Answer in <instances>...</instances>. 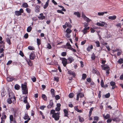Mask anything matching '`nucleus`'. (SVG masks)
<instances>
[{
    "mask_svg": "<svg viewBox=\"0 0 123 123\" xmlns=\"http://www.w3.org/2000/svg\"><path fill=\"white\" fill-rule=\"evenodd\" d=\"M8 94L9 98H12L13 103H15L16 102V99L14 94L13 92L11 90H8Z\"/></svg>",
    "mask_w": 123,
    "mask_h": 123,
    "instance_id": "1",
    "label": "nucleus"
},
{
    "mask_svg": "<svg viewBox=\"0 0 123 123\" xmlns=\"http://www.w3.org/2000/svg\"><path fill=\"white\" fill-rule=\"evenodd\" d=\"M21 87L22 90V94H28V89L27 85L25 84H22Z\"/></svg>",
    "mask_w": 123,
    "mask_h": 123,
    "instance_id": "2",
    "label": "nucleus"
},
{
    "mask_svg": "<svg viewBox=\"0 0 123 123\" xmlns=\"http://www.w3.org/2000/svg\"><path fill=\"white\" fill-rule=\"evenodd\" d=\"M60 114V112H58L55 113L54 115H52V117L53 118H54L55 121H58L59 119Z\"/></svg>",
    "mask_w": 123,
    "mask_h": 123,
    "instance_id": "3",
    "label": "nucleus"
},
{
    "mask_svg": "<svg viewBox=\"0 0 123 123\" xmlns=\"http://www.w3.org/2000/svg\"><path fill=\"white\" fill-rule=\"evenodd\" d=\"M101 66L102 67V69L106 71V73L108 74H109L110 73L109 71L110 70V68L108 66L105 67V65H101Z\"/></svg>",
    "mask_w": 123,
    "mask_h": 123,
    "instance_id": "4",
    "label": "nucleus"
},
{
    "mask_svg": "<svg viewBox=\"0 0 123 123\" xmlns=\"http://www.w3.org/2000/svg\"><path fill=\"white\" fill-rule=\"evenodd\" d=\"M100 22L101 23H97L96 24L97 25L99 26H104L105 28L107 27L108 25L107 23L103 21Z\"/></svg>",
    "mask_w": 123,
    "mask_h": 123,
    "instance_id": "5",
    "label": "nucleus"
},
{
    "mask_svg": "<svg viewBox=\"0 0 123 123\" xmlns=\"http://www.w3.org/2000/svg\"><path fill=\"white\" fill-rule=\"evenodd\" d=\"M60 60L62 61V63L64 67H66L68 64L67 60L65 57L61 58Z\"/></svg>",
    "mask_w": 123,
    "mask_h": 123,
    "instance_id": "6",
    "label": "nucleus"
},
{
    "mask_svg": "<svg viewBox=\"0 0 123 123\" xmlns=\"http://www.w3.org/2000/svg\"><path fill=\"white\" fill-rule=\"evenodd\" d=\"M54 103L52 100L49 101V104L47 106L48 109H50L52 107H53Z\"/></svg>",
    "mask_w": 123,
    "mask_h": 123,
    "instance_id": "7",
    "label": "nucleus"
},
{
    "mask_svg": "<svg viewBox=\"0 0 123 123\" xmlns=\"http://www.w3.org/2000/svg\"><path fill=\"white\" fill-rule=\"evenodd\" d=\"M84 97V94L80 92L77 94V95L76 100L77 101H79V97L80 98H82Z\"/></svg>",
    "mask_w": 123,
    "mask_h": 123,
    "instance_id": "8",
    "label": "nucleus"
},
{
    "mask_svg": "<svg viewBox=\"0 0 123 123\" xmlns=\"http://www.w3.org/2000/svg\"><path fill=\"white\" fill-rule=\"evenodd\" d=\"M68 73L69 74L72 75L73 77H75L76 74L74 72L72 71L71 70H69L68 71Z\"/></svg>",
    "mask_w": 123,
    "mask_h": 123,
    "instance_id": "9",
    "label": "nucleus"
},
{
    "mask_svg": "<svg viewBox=\"0 0 123 123\" xmlns=\"http://www.w3.org/2000/svg\"><path fill=\"white\" fill-rule=\"evenodd\" d=\"M35 55L33 52H31L30 55V59L33 60L35 58Z\"/></svg>",
    "mask_w": 123,
    "mask_h": 123,
    "instance_id": "10",
    "label": "nucleus"
},
{
    "mask_svg": "<svg viewBox=\"0 0 123 123\" xmlns=\"http://www.w3.org/2000/svg\"><path fill=\"white\" fill-rule=\"evenodd\" d=\"M111 85L112 86V88L113 89H115V88L116 87V83L115 82L113 81H111L110 83Z\"/></svg>",
    "mask_w": 123,
    "mask_h": 123,
    "instance_id": "11",
    "label": "nucleus"
},
{
    "mask_svg": "<svg viewBox=\"0 0 123 123\" xmlns=\"http://www.w3.org/2000/svg\"><path fill=\"white\" fill-rule=\"evenodd\" d=\"M26 61L27 62V63L28 65L30 66H31L33 65V62H32L31 61L30 59H28L26 60Z\"/></svg>",
    "mask_w": 123,
    "mask_h": 123,
    "instance_id": "12",
    "label": "nucleus"
},
{
    "mask_svg": "<svg viewBox=\"0 0 123 123\" xmlns=\"http://www.w3.org/2000/svg\"><path fill=\"white\" fill-rule=\"evenodd\" d=\"M63 111L64 113V116L68 117V111L66 109H64Z\"/></svg>",
    "mask_w": 123,
    "mask_h": 123,
    "instance_id": "13",
    "label": "nucleus"
},
{
    "mask_svg": "<svg viewBox=\"0 0 123 123\" xmlns=\"http://www.w3.org/2000/svg\"><path fill=\"white\" fill-rule=\"evenodd\" d=\"M68 60L69 61V63H72L74 61V60L73 58L71 56H70L68 58Z\"/></svg>",
    "mask_w": 123,
    "mask_h": 123,
    "instance_id": "14",
    "label": "nucleus"
},
{
    "mask_svg": "<svg viewBox=\"0 0 123 123\" xmlns=\"http://www.w3.org/2000/svg\"><path fill=\"white\" fill-rule=\"evenodd\" d=\"M93 46L92 45L90 46H89L86 49V50L88 52H90L91 50L93 48Z\"/></svg>",
    "mask_w": 123,
    "mask_h": 123,
    "instance_id": "15",
    "label": "nucleus"
},
{
    "mask_svg": "<svg viewBox=\"0 0 123 123\" xmlns=\"http://www.w3.org/2000/svg\"><path fill=\"white\" fill-rule=\"evenodd\" d=\"M92 73L94 74H95L97 75H98L99 74V71L96 68L93 69L92 70Z\"/></svg>",
    "mask_w": 123,
    "mask_h": 123,
    "instance_id": "16",
    "label": "nucleus"
},
{
    "mask_svg": "<svg viewBox=\"0 0 123 123\" xmlns=\"http://www.w3.org/2000/svg\"><path fill=\"white\" fill-rule=\"evenodd\" d=\"M117 17L116 16L114 15L113 16H110L108 17V18L109 19L112 20H114L116 19Z\"/></svg>",
    "mask_w": 123,
    "mask_h": 123,
    "instance_id": "17",
    "label": "nucleus"
},
{
    "mask_svg": "<svg viewBox=\"0 0 123 123\" xmlns=\"http://www.w3.org/2000/svg\"><path fill=\"white\" fill-rule=\"evenodd\" d=\"M35 12H38L40 11V6H39L37 5L35 7Z\"/></svg>",
    "mask_w": 123,
    "mask_h": 123,
    "instance_id": "18",
    "label": "nucleus"
},
{
    "mask_svg": "<svg viewBox=\"0 0 123 123\" xmlns=\"http://www.w3.org/2000/svg\"><path fill=\"white\" fill-rule=\"evenodd\" d=\"M49 0H48L45 4L43 6V8L44 9H46L48 6L49 5Z\"/></svg>",
    "mask_w": 123,
    "mask_h": 123,
    "instance_id": "19",
    "label": "nucleus"
},
{
    "mask_svg": "<svg viewBox=\"0 0 123 123\" xmlns=\"http://www.w3.org/2000/svg\"><path fill=\"white\" fill-rule=\"evenodd\" d=\"M103 116L105 119H108L110 117V115L109 114H107L105 116L104 114L103 115Z\"/></svg>",
    "mask_w": 123,
    "mask_h": 123,
    "instance_id": "20",
    "label": "nucleus"
},
{
    "mask_svg": "<svg viewBox=\"0 0 123 123\" xmlns=\"http://www.w3.org/2000/svg\"><path fill=\"white\" fill-rule=\"evenodd\" d=\"M78 119L79 121L80 122H84V118L81 117L80 116H79Z\"/></svg>",
    "mask_w": 123,
    "mask_h": 123,
    "instance_id": "21",
    "label": "nucleus"
},
{
    "mask_svg": "<svg viewBox=\"0 0 123 123\" xmlns=\"http://www.w3.org/2000/svg\"><path fill=\"white\" fill-rule=\"evenodd\" d=\"M12 98H9L7 99V102L8 104H11L12 103Z\"/></svg>",
    "mask_w": 123,
    "mask_h": 123,
    "instance_id": "22",
    "label": "nucleus"
},
{
    "mask_svg": "<svg viewBox=\"0 0 123 123\" xmlns=\"http://www.w3.org/2000/svg\"><path fill=\"white\" fill-rule=\"evenodd\" d=\"M74 14L77 16V17L80 18V14L78 12H75L74 13Z\"/></svg>",
    "mask_w": 123,
    "mask_h": 123,
    "instance_id": "23",
    "label": "nucleus"
},
{
    "mask_svg": "<svg viewBox=\"0 0 123 123\" xmlns=\"http://www.w3.org/2000/svg\"><path fill=\"white\" fill-rule=\"evenodd\" d=\"M15 89L17 90H19L20 88V86L18 84H16L14 86Z\"/></svg>",
    "mask_w": 123,
    "mask_h": 123,
    "instance_id": "24",
    "label": "nucleus"
},
{
    "mask_svg": "<svg viewBox=\"0 0 123 123\" xmlns=\"http://www.w3.org/2000/svg\"><path fill=\"white\" fill-rule=\"evenodd\" d=\"M65 25H66L67 27H68V28H71L72 27V26L70 24L69 22H66Z\"/></svg>",
    "mask_w": 123,
    "mask_h": 123,
    "instance_id": "25",
    "label": "nucleus"
},
{
    "mask_svg": "<svg viewBox=\"0 0 123 123\" xmlns=\"http://www.w3.org/2000/svg\"><path fill=\"white\" fill-rule=\"evenodd\" d=\"M42 97L44 100L45 101H47V97L45 94H42Z\"/></svg>",
    "mask_w": 123,
    "mask_h": 123,
    "instance_id": "26",
    "label": "nucleus"
},
{
    "mask_svg": "<svg viewBox=\"0 0 123 123\" xmlns=\"http://www.w3.org/2000/svg\"><path fill=\"white\" fill-rule=\"evenodd\" d=\"M7 79L8 81H11L14 79V78L13 77H7Z\"/></svg>",
    "mask_w": 123,
    "mask_h": 123,
    "instance_id": "27",
    "label": "nucleus"
},
{
    "mask_svg": "<svg viewBox=\"0 0 123 123\" xmlns=\"http://www.w3.org/2000/svg\"><path fill=\"white\" fill-rule=\"evenodd\" d=\"M94 109V107H92L90 109V111L89 112V117H90V116H91L92 114V111Z\"/></svg>",
    "mask_w": 123,
    "mask_h": 123,
    "instance_id": "28",
    "label": "nucleus"
},
{
    "mask_svg": "<svg viewBox=\"0 0 123 123\" xmlns=\"http://www.w3.org/2000/svg\"><path fill=\"white\" fill-rule=\"evenodd\" d=\"M6 94V92L4 90L2 91L1 93V94L2 97H4Z\"/></svg>",
    "mask_w": 123,
    "mask_h": 123,
    "instance_id": "29",
    "label": "nucleus"
},
{
    "mask_svg": "<svg viewBox=\"0 0 123 123\" xmlns=\"http://www.w3.org/2000/svg\"><path fill=\"white\" fill-rule=\"evenodd\" d=\"M22 6L25 8H27L29 6L27 3H24L22 4Z\"/></svg>",
    "mask_w": 123,
    "mask_h": 123,
    "instance_id": "30",
    "label": "nucleus"
},
{
    "mask_svg": "<svg viewBox=\"0 0 123 123\" xmlns=\"http://www.w3.org/2000/svg\"><path fill=\"white\" fill-rule=\"evenodd\" d=\"M15 14L17 16H19L21 15L20 12L18 11H16L15 12Z\"/></svg>",
    "mask_w": 123,
    "mask_h": 123,
    "instance_id": "31",
    "label": "nucleus"
},
{
    "mask_svg": "<svg viewBox=\"0 0 123 123\" xmlns=\"http://www.w3.org/2000/svg\"><path fill=\"white\" fill-rule=\"evenodd\" d=\"M6 41L9 45H10L11 44L10 40L9 38L7 37L6 38Z\"/></svg>",
    "mask_w": 123,
    "mask_h": 123,
    "instance_id": "32",
    "label": "nucleus"
},
{
    "mask_svg": "<svg viewBox=\"0 0 123 123\" xmlns=\"http://www.w3.org/2000/svg\"><path fill=\"white\" fill-rule=\"evenodd\" d=\"M6 113L5 112H4L2 114V116L1 117H2L3 119H6V117L5 115Z\"/></svg>",
    "mask_w": 123,
    "mask_h": 123,
    "instance_id": "33",
    "label": "nucleus"
},
{
    "mask_svg": "<svg viewBox=\"0 0 123 123\" xmlns=\"http://www.w3.org/2000/svg\"><path fill=\"white\" fill-rule=\"evenodd\" d=\"M32 30V27L31 26L28 27L27 29V31L28 32H30Z\"/></svg>",
    "mask_w": 123,
    "mask_h": 123,
    "instance_id": "34",
    "label": "nucleus"
},
{
    "mask_svg": "<svg viewBox=\"0 0 123 123\" xmlns=\"http://www.w3.org/2000/svg\"><path fill=\"white\" fill-rule=\"evenodd\" d=\"M28 49L31 50H35V48L33 46H29L28 47Z\"/></svg>",
    "mask_w": 123,
    "mask_h": 123,
    "instance_id": "35",
    "label": "nucleus"
},
{
    "mask_svg": "<svg viewBox=\"0 0 123 123\" xmlns=\"http://www.w3.org/2000/svg\"><path fill=\"white\" fill-rule=\"evenodd\" d=\"M95 43L96 44V46L97 47H99L100 46V44L99 42L97 41L95 42Z\"/></svg>",
    "mask_w": 123,
    "mask_h": 123,
    "instance_id": "36",
    "label": "nucleus"
},
{
    "mask_svg": "<svg viewBox=\"0 0 123 123\" xmlns=\"http://www.w3.org/2000/svg\"><path fill=\"white\" fill-rule=\"evenodd\" d=\"M72 32V30L68 28L67 29L66 31V32L67 33L70 34Z\"/></svg>",
    "mask_w": 123,
    "mask_h": 123,
    "instance_id": "37",
    "label": "nucleus"
},
{
    "mask_svg": "<svg viewBox=\"0 0 123 123\" xmlns=\"http://www.w3.org/2000/svg\"><path fill=\"white\" fill-rule=\"evenodd\" d=\"M91 58L92 60H94L95 59V56L94 53H93L92 55Z\"/></svg>",
    "mask_w": 123,
    "mask_h": 123,
    "instance_id": "38",
    "label": "nucleus"
},
{
    "mask_svg": "<svg viewBox=\"0 0 123 123\" xmlns=\"http://www.w3.org/2000/svg\"><path fill=\"white\" fill-rule=\"evenodd\" d=\"M117 62L119 64H121L123 62V59L120 58L119 59Z\"/></svg>",
    "mask_w": 123,
    "mask_h": 123,
    "instance_id": "39",
    "label": "nucleus"
},
{
    "mask_svg": "<svg viewBox=\"0 0 123 123\" xmlns=\"http://www.w3.org/2000/svg\"><path fill=\"white\" fill-rule=\"evenodd\" d=\"M68 49L72 50L74 52H76V50L74 49L73 48L71 47H71H68Z\"/></svg>",
    "mask_w": 123,
    "mask_h": 123,
    "instance_id": "40",
    "label": "nucleus"
},
{
    "mask_svg": "<svg viewBox=\"0 0 123 123\" xmlns=\"http://www.w3.org/2000/svg\"><path fill=\"white\" fill-rule=\"evenodd\" d=\"M27 96H26V97L24 98L23 101L25 104H26L28 103L27 100Z\"/></svg>",
    "mask_w": 123,
    "mask_h": 123,
    "instance_id": "41",
    "label": "nucleus"
},
{
    "mask_svg": "<svg viewBox=\"0 0 123 123\" xmlns=\"http://www.w3.org/2000/svg\"><path fill=\"white\" fill-rule=\"evenodd\" d=\"M37 42L38 45L39 46L41 44L40 40L39 39H37Z\"/></svg>",
    "mask_w": 123,
    "mask_h": 123,
    "instance_id": "42",
    "label": "nucleus"
},
{
    "mask_svg": "<svg viewBox=\"0 0 123 123\" xmlns=\"http://www.w3.org/2000/svg\"><path fill=\"white\" fill-rule=\"evenodd\" d=\"M54 81H56L57 82H58L59 81V78L58 77H54Z\"/></svg>",
    "mask_w": 123,
    "mask_h": 123,
    "instance_id": "43",
    "label": "nucleus"
},
{
    "mask_svg": "<svg viewBox=\"0 0 123 123\" xmlns=\"http://www.w3.org/2000/svg\"><path fill=\"white\" fill-rule=\"evenodd\" d=\"M27 104L26 105V109L28 110L29 108L30 107V106L29 104V103H26Z\"/></svg>",
    "mask_w": 123,
    "mask_h": 123,
    "instance_id": "44",
    "label": "nucleus"
},
{
    "mask_svg": "<svg viewBox=\"0 0 123 123\" xmlns=\"http://www.w3.org/2000/svg\"><path fill=\"white\" fill-rule=\"evenodd\" d=\"M82 31L83 33L84 34H86L88 32L84 28L82 30Z\"/></svg>",
    "mask_w": 123,
    "mask_h": 123,
    "instance_id": "45",
    "label": "nucleus"
},
{
    "mask_svg": "<svg viewBox=\"0 0 123 123\" xmlns=\"http://www.w3.org/2000/svg\"><path fill=\"white\" fill-rule=\"evenodd\" d=\"M86 74H82V79L83 80H85L86 78Z\"/></svg>",
    "mask_w": 123,
    "mask_h": 123,
    "instance_id": "46",
    "label": "nucleus"
},
{
    "mask_svg": "<svg viewBox=\"0 0 123 123\" xmlns=\"http://www.w3.org/2000/svg\"><path fill=\"white\" fill-rule=\"evenodd\" d=\"M74 94L73 93H70L68 95L69 98H72L74 96Z\"/></svg>",
    "mask_w": 123,
    "mask_h": 123,
    "instance_id": "47",
    "label": "nucleus"
},
{
    "mask_svg": "<svg viewBox=\"0 0 123 123\" xmlns=\"http://www.w3.org/2000/svg\"><path fill=\"white\" fill-rule=\"evenodd\" d=\"M10 119L11 121H13V117L12 115H11L10 116Z\"/></svg>",
    "mask_w": 123,
    "mask_h": 123,
    "instance_id": "48",
    "label": "nucleus"
},
{
    "mask_svg": "<svg viewBox=\"0 0 123 123\" xmlns=\"http://www.w3.org/2000/svg\"><path fill=\"white\" fill-rule=\"evenodd\" d=\"M29 117L28 116V114L27 113L26 114H25V116L24 118L25 120H26L28 119Z\"/></svg>",
    "mask_w": 123,
    "mask_h": 123,
    "instance_id": "49",
    "label": "nucleus"
},
{
    "mask_svg": "<svg viewBox=\"0 0 123 123\" xmlns=\"http://www.w3.org/2000/svg\"><path fill=\"white\" fill-rule=\"evenodd\" d=\"M55 110L53 109H52L50 111V114H52V115H54L55 113H55Z\"/></svg>",
    "mask_w": 123,
    "mask_h": 123,
    "instance_id": "50",
    "label": "nucleus"
},
{
    "mask_svg": "<svg viewBox=\"0 0 123 123\" xmlns=\"http://www.w3.org/2000/svg\"><path fill=\"white\" fill-rule=\"evenodd\" d=\"M84 20L88 22H90L91 20L89 18H88L86 17V18H85L84 19Z\"/></svg>",
    "mask_w": 123,
    "mask_h": 123,
    "instance_id": "51",
    "label": "nucleus"
},
{
    "mask_svg": "<svg viewBox=\"0 0 123 123\" xmlns=\"http://www.w3.org/2000/svg\"><path fill=\"white\" fill-rule=\"evenodd\" d=\"M39 19L40 20H43V19H44L45 18V16H39L38 17Z\"/></svg>",
    "mask_w": 123,
    "mask_h": 123,
    "instance_id": "52",
    "label": "nucleus"
},
{
    "mask_svg": "<svg viewBox=\"0 0 123 123\" xmlns=\"http://www.w3.org/2000/svg\"><path fill=\"white\" fill-rule=\"evenodd\" d=\"M101 85L102 87H104V84L103 80H102L101 81Z\"/></svg>",
    "mask_w": 123,
    "mask_h": 123,
    "instance_id": "53",
    "label": "nucleus"
},
{
    "mask_svg": "<svg viewBox=\"0 0 123 123\" xmlns=\"http://www.w3.org/2000/svg\"><path fill=\"white\" fill-rule=\"evenodd\" d=\"M55 99L56 100H58L60 98V96L58 95H57L55 96Z\"/></svg>",
    "mask_w": 123,
    "mask_h": 123,
    "instance_id": "54",
    "label": "nucleus"
},
{
    "mask_svg": "<svg viewBox=\"0 0 123 123\" xmlns=\"http://www.w3.org/2000/svg\"><path fill=\"white\" fill-rule=\"evenodd\" d=\"M67 55V53L66 52H63L61 53V55L63 56H65Z\"/></svg>",
    "mask_w": 123,
    "mask_h": 123,
    "instance_id": "55",
    "label": "nucleus"
},
{
    "mask_svg": "<svg viewBox=\"0 0 123 123\" xmlns=\"http://www.w3.org/2000/svg\"><path fill=\"white\" fill-rule=\"evenodd\" d=\"M26 11L27 12L30 13L31 12V10L29 8H27L26 9Z\"/></svg>",
    "mask_w": 123,
    "mask_h": 123,
    "instance_id": "56",
    "label": "nucleus"
},
{
    "mask_svg": "<svg viewBox=\"0 0 123 123\" xmlns=\"http://www.w3.org/2000/svg\"><path fill=\"white\" fill-rule=\"evenodd\" d=\"M110 93H109L106 94L105 95V97L106 98H108L110 97Z\"/></svg>",
    "mask_w": 123,
    "mask_h": 123,
    "instance_id": "57",
    "label": "nucleus"
},
{
    "mask_svg": "<svg viewBox=\"0 0 123 123\" xmlns=\"http://www.w3.org/2000/svg\"><path fill=\"white\" fill-rule=\"evenodd\" d=\"M47 47L49 49H50L51 48V46L49 43H48V44Z\"/></svg>",
    "mask_w": 123,
    "mask_h": 123,
    "instance_id": "58",
    "label": "nucleus"
},
{
    "mask_svg": "<svg viewBox=\"0 0 123 123\" xmlns=\"http://www.w3.org/2000/svg\"><path fill=\"white\" fill-rule=\"evenodd\" d=\"M99 119V117L98 116H95L94 117V120H96L97 121Z\"/></svg>",
    "mask_w": 123,
    "mask_h": 123,
    "instance_id": "59",
    "label": "nucleus"
},
{
    "mask_svg": "<svg viewBox=\"0 0 123 123\" xmlns=\"http://www.w3.org/2000/svg\"><path fill=\"white\" fill-rule=\"evenodd\" d=\"M19 54L22 57H23L24 56V55L23 52L21 50L20 51Z\"/></svg>",
    "mask_w": 123,
    "mask_h": 123,
    "instance_id": "60",
    "label": "nucleus"
},
{
    "mask_svg": "<svg viewBox=\"0 0 123 123\" xmlns=\"http://www.w3.org/2000/svg\"><path fill=\"white\" fill-rule=\"evenodd\" d=\"M24 37L25 39H27L28 38V33H26L24 35Z\"/></svg>",
    "mask_w": 123,
    "mask_h": 123,
    "instance_id": "61",
    "label": "nucleus"
},
{
    "mask_svg": "<svg viewBox=\"0 0 123 123\" xmlns=\"http://www.w3.org/2000/svg\"><path fill=\"white\" fill-rule=\"evenodd\" d=\"M90 30L91 33H94L95 32V30L92 27L90 28Z\"/></svg>",
    "mask_w": 123,
    "mask_h": 123,
    "instance_id": "62",
    "label": "nucleus"
},
{
    "mask_svg": "<svg viewBox=\"0 0 123 123\" xmlns=\"http://www.w3.org/2000/svg\"><path fill=\"white\" fill-rule=\"evenodd\" d=\"M66 37L67 38H69L71 37V35L69 33H67L66 35Z\"/></svg>",
    "mask_w": 123,
    "mask_h": 123,
    "instance_id": "63",
    "label": "nucleus"
},
{
    "mask_svg": "<svg viewBox=\"0 0 123 123\" xmlns=\"http://www.w3.org/2000/svg\"><path fill=\"white\" fill-rule=\"evenodd\" d=\"M61 109V108L57 107L55 108V111H59Z\"/></svg>",
    "mask_w": 123,
    "mask_h": 123,
    "instance_id": "64",
    "label": "nucleus"
}]
</instances>
